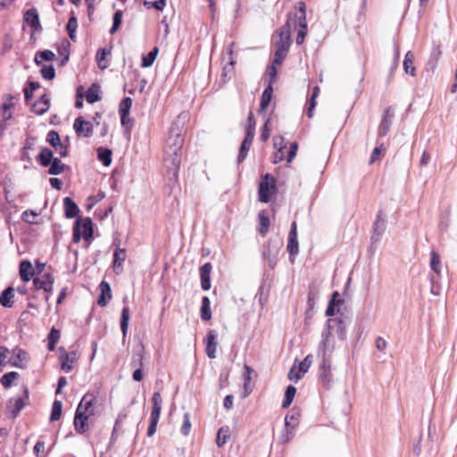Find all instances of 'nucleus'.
<instances>
[{"label":"nucleus","mask_w":457,"mask_h":457,"mask_svg":"<svg viewBox=\"0 0 457 457\" xmlns=\"http://www.w3.org/2000/svg\"><path fill=\"white\" fill-rule=\"evenodd\" d=\"M63 210L66 219H75L72 228V242L78 244L81 238L91 243L94 239V223L90 217H81L76 202L70 196L63 198Z\"/></svg>","instance_id":"obj_1"},{"label":"nucleus","mask_w":457,"mask_h":457,"mask_svg":"<svg viewBox=\"0 0 457 457\" xmlns=\"http://www.w3.org/2000/svg\"><path fill=\"white\" fill-rule=\"evenodd\" d=\"M181 155L182 154H168L163 151L165 186L170 189L169 194L173 193L176 187H179V171L180 169Z\"/></svg>","instance_id":"obj_2"},{"label":"nucleus","mask_w":457,"mask_h":457,"mask_svg":"<svg viewBox=\"0 0 457 457\" xmlns=\"http://www.w3.org/2000/svg\"><path fill=\"white\" fill-rule=\"evenodd\" d=\"M183 127L180 126L179 120H174L169 130V137L163 151L168 154H182L184 145V137L182 134Z\"/></svg>","instance_id":"obj_3"},{"label":"nucleus","mask_w":457,"mask_h":457,"mask_svg":"<svg viewBox=\"0 0 457 457\" xmlns=\"http://www.w3.org/2000/svg\"><path fill=\"white\" fill-rule=\"evenodd\" d=\"M277 192L276 178L270 173H265L258 187V200L261 203L268 204Z\"/></svg>","instance_id":"obj_4"},{"label":"nucleus","mask_w":457,"mask_h":457,"mask_svg":"<svg viewBox=\"0 0 457 457\" xmlns=\"http://www.w3.org/2000/svg\"><path fill=\"white\" fill-rule=\"evenodd\" d=\"M28 353L19 347H15L11 353L6 346L2 345V368L7 362L13 367L22 369L26 366Z\"/></svg>","instance_id":"obj_5"},{"label":"nucleus","mask_w":457,"mask_h":457,"mask_svg":"<svg viewBox=\"0 0 457 457\" xmlns=\"http://www.w3.org/2000/svg\"><path fill=\"white\" fill-rule=\"evenodd\" d=\"M29 392L27 386H23V395L11 397L6 403V416L14 420L28 404Z\"/></svg>","instance_id":"obj_6"},{"label":"nucleus","mask_w":457,"mask_h":457,"mask_svg":"<svg viewBox=\"0 0 457 457\" xmlns=\"http://www.w3.org/2000/svg\"><path fill=\"white\" fill-rule=\"evenodd\" d=\"M162 399L161 393L159 391L154 392L152 396L153 405L151 410L150 422L147 428V436L149 437L153 436L156 432L162 412Z\"/></svg>","instance_id":"obj_7"},{"label":"nucleus","mask_w":457,"mask_h":457,"mask_svg":"<svg viewBox=\"0 0 457 457\" xmlns=\"http://www.w3.org/2000/svg\"><path fill=\"white\" fill-rule=\"evenodd\" d=\"M323 328L328 332L332 336V331L336 328V334L339 341H345L347 337V323L345 321V315L344 313H340L339 316L335 318H328Z\"/></svg>","instance_id":"obj_8"},{"label":"nucleus","mask_w":457,"mask_h":457,"mask_svg":"<svg viewBox=\"0 0 457 457\" xmlns=\"http://www.w3.org/2000/svg\"><path fill=\"white\" fill-rule=\"evenodd\" d=\"M87 395H84L79 403L73 418V426L75 431L79 434H85L89 429L88 420L92 416V413H86L82 411L83 403L86 400Z\"/></svg>","instance_id":"obj_9"},{"label":"nucleus","mask_w":457,"mask_h":457,"mask_svg":"<svg viewBox=\"0 0 457 457\" xmlns=\"http://www.w3.org/2000/svg\"><path fill=\"white\" fill-rule=\"evenodd\" d=\"M321 339L318 345L317 356L320 359H332V353L335 351V340L330 332L322 328Z\"/></svg>","instance_id":"obj_10"},{"label":"nucleus","mask_w":457,"mask_h":457,"mask_svg":"<svg viewBox=\"0 0 457 457\" xmlns=\"http://www.w3.org/2000/svg\"><path fill=\"white\" fill-rule=\"evenodd\" d=\"M320 299V287L312 282L309 284L304 320H312L315 314V306Z\"/></svg>","instance_id":"obj_11"},{"label":"nucleus","mask_w":457,"mask_h":457,"mask_svg":"<svg viewBox=\"0 0 457 457\" xmlns=\"http://www.w3.org/2000/svg\"><path fill=\"white\" fill-rule=\"evenodd\" d=\"M292 14L287 15V21L278 30V39L275 41V46L283 45L285 47H290L292 45L291 32Z\"/></svg>","instance_id":"obj_12"},{"label":"nucleus","mask_w":457,"mask_h":457,"mask_svg":"<svg viewBox=\"0 0 457 457\" xmlns=\"http://www.w3.org/2000/svg\"><path fill=\"white\" fill-rule=\"evenodd\" d=\"M386 228V220L383 215V212L379 210L377 212L375 221L372 224V234L370 237V241L372 244H378L382 239V237Z\"/></svg>","instance_id":"obj_13"},{"label":"nucleus","mask_w":457,"mask_h":457,"mask_svg":"<svg viewBox=\"0 0 457 457\" xmlns=\"http://www.w3.org/2000/svg\"><path fill=\"white\" fill-rule=\"evenodd\" d=\"M345 303V300L341 298L340 294L338 291H334L330 298L328 300L326 311H325V316L328 318H335L340 315V313H343L341 312V306Z\"/></svg>","instance_id":"obj_14"},{"label":"nucleus","mask_w":457,"mask_h":457,"mask_svg":"<svg viewBox=\"0 0 457 457\" xmlns=\"http://www.w3.org/2000/svg\"><path fill=\"white\" fill-rule=\"evenodd\" d=\"M331 361L332 360L320 359V363L319 365V380L326 389H329L332 383L333 376L331 373Z\"/></svg>","instance_id":"obj_15"},{"label":"nucleus","mask_w":457,"mask_h":457,"mask_svg":"<svg viewBox=\"0 0 457 457\" xmlns=\"http://www.w3.org/2000/svg\"><path fill=\"white\" fill-rule=\"evenodd\" d=\"M23 21L30 28V39H32L34 34L42 29L37 10L35 7H31L25 11Z\"/></svg>","instance_id":"obj_16"},{"label":"nucleus","mask_w":457,"mask_h":457,"mask_svg":"<svg viewBox=\"0 0 457 457\" xmlns=\"http://www.w3.org/2000/svg\"><path fill=\"white\" fill-rule=\"evenodd\" d=\"M395 118V110L392 106L386 107L382 115L381 120L378 128V136L380 137H386L393 124Z\"/></svg>","instance_id":"obj_17"},{"label":"nucleus","mask_w":457,"mask_h":457,"mask_svg":"<svg viewBox=\"0 0 457 457\" xmlns=\"http://www.w3.org/2000/svg\"><path fill=\"white\" fill-rule=\"evenodd\" d=\"M73 129L78 137H89L93 134L94 124L83 116H79L73 122Z\"/></svg>","instance_id":"obj_18"},{"label":"nucleus","mask_w":457,"mask_h":457,"mask_svg":"<svg viewBox=\"0 0 457 457\" xmlns=\"http://www.w3.org/2000/svg\"><path fill=\"white\" fill-rule=\"evenodd\" d=\"M287 250L289 253V259L293 261V258L299 253V243L297 238V223L293 221L291 223L290 230L287 237Z\"/></svg>","instance_id":"obj_19"},{"label":"nucleus","mask_w":457,"mask_h":457,"mask_svg":"<svg viewBox=\"0 0 457 457\" xmlns=\"http://www.w3.org/2000/svg\"><path fill=\"white\" fill-rule=\"evenodd\" d=\"M287 14H292V22L295 21V27L308 28L306 20V4L304 2H297L295 11L290 12Z\"/></svg>","instance_id":"obj_20"},{"label":"nucleus","mask_w":457,"mask_h":457,"mask_svg":"<svg viewBox=\"0 0 457 457\" xmlns=\"http://www.w3.org/2000/svg\"><path fill=\"white\" fill-rule=\"evenodd\" d=\"M300 411L294 407L290 410V411L286 415L285 417V431L286 434L283 435L285 438L284 441H289L291 439V436H289L291 434V430L295 428L299 422L300 418Z\"/></svg>","instance_id":"obj_21"},{"label":"nucleus","mask_w":457,"mask_h":457,"mask_svg":"<svg viewBox=\"0 0 457 457\" xmlns=\"http://www.w3.org/2000/svg\"><path fill=\"white\" fill-rule=\"evenodd\" d=\"M59 351L61 352V354L59 356V360L61 362V370L65 373H69L71 371L73 368V363L76 361V352L72 351L71 353H67L63 346H60Z\"/></svg>","instance_id":"obj_22"},{"label":"nucleus","mask_w":457,"mask_h":457,"mask_svg":"<svg viewBox=\"0 0 457 457\" xmlns=\"http://www.w3.org/2000/svg\"><path fill=\"white\" fill-rule=\"evenodd\" d=\"M204 345H205V353L210 359L216 357L217 349V332L215 330H209L204 338Z\"/></svg>","instance_id":"obj_23"},{"label":"nucleus","mask_w":457,"mask_h":457,"mask_svg":"<svg viewBox=\"0 0 457 457\" xmlns=\"http://www.w3.org/2000/svg\"><path fill=\"white\" fill-rule=\"evenodd\" d=\"M51 106V100L48 93L43 94L38 100L35 101L31 106L30 111L37 115L45 114Z\"/></svg>","instance_id":"obj_24"},{"label":"nucleus","mask_w":457,"mask_h":457,"mask_svg":"<svg viewBox=\"0 0 457 457\" xmlns=\"http://www.w3.org/2000/svg\"><path fill=\"white\" fill-rule=\"evenodd\" d=\"M37 138L32 136H28L23 142V145L20 150V160L26 163L32 164V158L29 151L34 150Z\"/></svg>","instance_id":"obj_25"},{"label":"nucleus","mask_w":457,"mask_h":457,"mask_svg":"<svg viewBox=\"0 0 457 457\" xmlns=\"http://www.w3.org/2000/svg\"><path fill=\"white\" fill-rule=\"evenodd\" d=\"M273 245L272 241H268L267 248L262 252V258L267 259L269 262V266L273 269L277 262V254L278 253V249L282 246V242H278L274 245V249H271Z\"/></svg>","instance_id":"obj_26"},{"label":"nucleus","mask_w":457,"mask_h":457,"mask_svg":"<svg viewBox=\"0 0 457 457\" xmlns=\"http://www.w3.org/2000/svg\"><path fill=\"white\" fill-rule=\"evenodd\" d=\"M99 290L100 294L97 297V304L100 307H104L112 299V288L107 281L102 280L99 284Z\"/></svg>","instance_id":"obj_27"},{"label":"nucleus","mask_w":457,"mask_h":457,"mask_svg":"<svg viewBox=\"0 0 457 457\" xmlns=\"http://www.w3.org/2000/svg\"><path fill=\"white\" fill-rule=\"evenodd\" d=\"M212 270V265L211 262H205L203 264L200 269V281H201V287L204 291H208L211 289L212 283H211V273Z\"/></svg>","instance_id":"obj_28"},{"label":"nucleus","mask_w":457,"mask_h":457,"mask_svg":"<svg viewBox=\"0 0 457 457\" xmlns=\"http://www.w3.org/2000/svg\"><path fill=\"white\" fill-rule=\"evenodd\" d=\"M126 259V249L120 247V242L118 241L117 247L113 253L112 268L117 275H120L123 271L122 264Z\"/></svg>","instance_id":"obj_29"},{"label":"nucleus","mask_w":457,"mask_h":457,"mask_svg":"<svg viewBox=\"0 0 457 457\" xmlns=\"http://www.w3.org/2000/svg\"><path fill=\"white\" fill-rule=\"evenodd\" d=\"M54 158V151L46 146H42L39 154L36 156V161L40 166L48 168L52 164Z\"/></svg>","instance_id":"obj_30"},{"label":"nucleus","mask_w":457,"mask_h":457,"mask_svg":"<svg viewBox=\"0 0 457 457\" xmlns=\"http://www.w3.org/2000/svg\"><path fill=\"white\" fill-rule=\"evenodd\" d=\"M19 272L21 280L24 283L34 278V269L30 261L21 260L19 264Z\"/></svg>","instance_id":"obj_31"},{"label":"nucleus","mask_w":457,"mask_h":457,"mask_svg":"<svg viewBox=\"0 0 457 457\" xmlns=\"http://www.w3.org/2000/svg\"><path fill=\"white\" fill-rule=\"evenodd\" d=\"M86 100L88 104H93L102 99L101 87L98 83H92L85 93Z\"/></svg>","instance_id":"obj_32"},{"label":"nucleus","mask_w":457,"mask_h":457,"mask_svg":"<svg viewBox=\"0 0 457 457\" xmlns=\"http://www.w3.org/2000/svg\"><path fill=\"white\" fill-rule=\"evenodd\" d=\"M273 92H274L273 87L265 86V88L262 91L261 99H260V107H259L260 113L264 112L270 106V104L272 101Z\"/></svg>","instance_id":"obj_33"},{"label":"nucleus","mask_w":457,"mask_h":457,"mask_svg":"<svg viewBox=\"0 0 457 457\" xmlns=\"http://www.w3.org/2000/svg\"><path fill=\"white\" fill-rule=\"evenodd\" d=\"M270 291V285L266 281H262L260 285L258 291L255 295V299L258 300V303L262 309L264 308L265 304L268 302V297Z\"/></svg>","instance_id":"obj_34"},{"label":"nucleus","mask_w":457,"mask_h":457,"mask_svg":"<svg viewBox=\"0 0 457 457\" xmlns=\"http://www.w3.org/2000/svg\"><path fill=\"white\" fill-rule=\"evenodd\" d=\"M119 115L121 127L123 128V136L129 138L134 127L135 119L130 117V113H119Z\"/></svg>","instance_id":"obj_35"},{"label":"nucleus","mask_w":457,"mask_h":457,"mask_svg":"<svg viewBox=\"0 0 457 457\" xmlns=\"http://www.w3.org/2000/svg\"><path fill=\"white\" fill-rule=\"evenodd\" d=\"M69 170H71L69 165L63 163L61 158L54 156L52 164L48 166L47 172L50 175L57 176Z\"/></svg>","instance_id":"obj_36"},{"label":"nucleus","mask_w":457,"mask_h":457,"mask_svg":"<svg viewBox=\"0 0 457 457\" xmlns=\"http://www.w3.org/2000/svg\"><path fill=\"white\" fill-rule=\"evenodd\" d=\"M97 160L102 162L104 167L111 165L112 162V149L104 146H99L96 148Z\"/></svg>","instance_id":"obj_37"},{"label":"nucleus","mask_w":457,"mask_h":457,"mask_svg":"<svg viewBox=\"0 0 457 457\" xmlns=\"http://www.w3.org/2000/svg\"><path fill=\"white\" fill-rule=\"evenodd\" d=\"M130 320V311L129 306H123L120 318V327L122 333L123 339L127 337L129 331V325Z\"/></svg>","instance_id":"obj_38"},{"label":"nucleus","mask_w":457,"mask_h":457,"mask_svg":"<svg viewBox=\"0 0 457 457\" xmlns=\"http://www.w3.org/2000/svg\"><path fill=\"white\" fill-rule=\"evenodd\" d=\"M253 139L249 137H244L243 141L240 144L238 149V154L237 157V162L238 164L242 163L247 157L250 147L253 144Z\"/></svg>","instance_id":"obj_39"},{"label":"nucleus","mask_w":457,"mask_h":457,"mask_svg":"<svg viewBox=\"0 0 457 457\" xmlns=\"http://www.w3.org/2000/svg\"><path fill=\"white\" fill-rule=\"evenodd\" d=\"M61 331L55 327H52L47 335V345L46 348L49 352H53L56 348V345L60 340Z\"/></svg>","instance_id":"obj_40"},{"label":"nucleus","mask_w":457,"mask_h":457,"mask_svg":"<svg viewBox=\"0 0 457 457\" xmlns=\"http://www.w3.org/2000/svg\"><path fill=\"white\" fill-rule=\"evenodd\" d=\"M414 62V55L411 51H408L403 59V68L406 74H409L412 77L416 76V67L413 64Z\"/></svg>","instance_id":"obj_41"},{"label":"nucleus","mask_w":457,"mask_h":457,"mask_svg":"<svg viewBox=\"0 0 457 457\" xmlns=\"http://www.w3.org/2000/svg\"><path fill=\"white\" fill-rule=\"evenodd\" d=\"M144 345H140V349L132 353L130 367L133 369H144Z\"/></svg>","instance_id":"obj_42"},{"label":"nucleus","mask_w":457,"mask_h":457,"mask_svg":"<svg viewBox=\"0 0 457 457\" xmlns=\"http://www.w3.org/2000/svg\"><path fill=\"white\" fill-rule=\"evenodd\" d=\"M200 317L204 321H208L212 319L211 300L206 295L203 296L201 300Z\"/></svg>","instance_id":"obj_43"},{"label":"nucleus","mask_w":457,"mask_h":457,"mask_svg":"<svg viewBox=\"0 0 457 457\" xmlns=\"http://www.w3.org/2000/svg\"><path fill=\"white\" fill-rule=\"evenodd\" d=\"M256 120L252 111L249 112L245 124V137L249 138H254L255 136Z\"/></svg>","instance_id":"obj_44"},{"label":"nucleus","mask_w":457,"mask_h":457,"mask_svg":"<svg viewBox=\"0 0 457 457\" xmlns=\"http://www.w3.org/2000/svg\"><path fill=\"white\" fill-rule=\"evenodd\" d=\"M55 58V54L52 50L45 49L37 51L34 56L36 65H40L43 62H52Z\"/></svg>","instance_id":"obj_45"},{"label":"nucleus","mask_w":457,"mask_h":457,"mask_svg":"<svg viewBox=\"0 0 457 457\" xmlns=\"http://www.w3.org/2000/svg\"><path fill=\"white\" fill-rule=\"evenodd\" d=\"M441 54H442V51H441L440 46H435L432 48L430 54H429V58L427 62V64H426L427 69H430V70L434 71L437 66V63L441 57Z\"/></svg>","instance_id":"obj_46"},{"label":"nucleus","mask_w":457,"mask_h":457,"mask_svg":"<svg viewBox=\"0 0 457 457\" xmlns=\"http://www.w3.org/2000/svg\"><path fill=\"white\" fill-rule=\"evenodd\" d=\"M14 287H7L2 290V307L12 308L13 306Z\"/></svg>","instance_id":"obj_47"},{"label":"nucleus","mask_w":457,"mask_h":457,"mask_svg":"<svg viewBox=\"0 0 457 457\" xmlns=\"http://www.w3.org/2000/svg\"><path fill=\"white\" fill-rule=\"evenodd\" d=\"M70 43L69 41H65L62 43V46L58 47L57 52L61 56V59L58 62V65L62 67L67 64L70 60Z\"/></svg>","instance_id":"obj_48"},{"label":"nucleus","mask_w":457,"mask_h":457,"mask_svg":"<svg viewBox=\"0 0 457 457\" xmlns=\"http://www.w3.org/2000/svg\"><path fill=\"white\" fill-rule=\"evenodd\" d=\"M295 394H296V387L294 386L293 385H288L286 387V390L284 393V397H283L282 403H281V407L283 409L288 408L292 404V403L295 399Z\"/></svg>","instance_id":"obj_49"},{"label":"nucleus","mask_w":457,"mask_h":457,"mask_svg":"<svg viewBox=\"0 0 457 457\" xmlns=\"http://www.w3.org/2000/svg\"><path fill=\"white\" fill-rule=\"evenodd\" d=\"M258 220L260 224L258 231L261 235L265 236L268 233L270 225V220L264 210L258 213Z\"/></svg>","instance_id":"obj_50"},{"label":"nucleus","mask_w":457,"mask_h":457,"mask_svg":"<svg viewBox=\"0 0 457 457\" xmlns=\"http://www.w3.org/2000/svg\"><path fill=\"white\" fill-rule=\"evenodd\" d=\"M111 54V50L101 47L96 51V61L97 62L98 68L100 70H104L108 67V63L106 62V57Z\"/></svg>","instance_id":"obj_51"},{"label":"nucleus","mask_w":457,"mask_h":457,"mask_svg":"<svg viewBox=\"0 0 457 457\" xmlns=\"http://www.w3.org/2000/svg\"><path fill=\"white\" fill-rule=\"evenodd\" d=\"M159 53V48L154 46L151 51L147 53V54L142 55L141 58V67L142 68H149L151 67Z\"/></svg>","instance_id":"obj_52"},{"label":"nucleus","mask_w":457,"mask_h":457,"mask_svg":"<svg viewBox=\"0 0 457 457\" xmlns=\"http://www.w3.org/2000/svg\"><path fill=\"white\" fill-rule=\"evenodd\" d=\"M6 101L2 104V123L5 120H8L12 118V115L5 117L6 112L14 106V103L12 102L13 96L10 94L5 95ZM4 127L2 124V132L4 130Z\"/></svg>","instance_id":"obj_53"},{"label":"nucleus","mask_w":457,"mask_h":457,"mask_svg":"<svg viewBox=\"0 0 457 457\" xmlns=\"http://www.w3.org/2000/svg\"><path fill=\"white\" fill-rule=\"evenodd\" d=\"M20 374L17 371H9L2 375V386L5 389L11 388L14 381L18 380Z\"/></svg>","instance_id":"obj_54"},{"label":"nucleus","mask_w":457,"mask_h":457,"mask_svg":"<svg viewBox=\"0 0 457 457\" xmlns=\"http://www.w3.org/2000/svg\"><path fill=\"white\" fill-rule=\"evenodd\" d=\"M62 413V403L60 400H54L50 412L49 421L54 422L61 419Z\"/></svg>","instance_id":"obj_55"},{"label":"nucleus","mask_w":457,"mask_h":457,"mask_svg":"<svg viewBox=\"0 0 457 457\" xmlns=\"http://www.w3.org/2000/svg\"><path fill=\"white\" fill-rule=\"evenodd\" d=\"M233 46H234V43H231L227 47V54L230 56V58H229L228 63L226 66H224L222 69L221 77H222L223 82H226L228 79H227L228 72L233 70V67L236 63V62L232 58Z\"/></svg>","instance_id":"obj_56"},{"label":"nucleus","mask_w":457,"mask_h":457,"mask_svg":"<svg viewBox=\"0 0 457 457\" xmlns=\"http://www.w3.org/2000/svg\"><path fill=\"white\" fill-rule=\"evenodd\" d=\"M283 142H284V137L282 136H278L273 138L274 147H276L278 144L280 145L273 156V163H275V164L280 162L284 159L283 145H282Z\"/></svg>","instance_id":"obj_57"},{"label":"nucleus","mask_w":457,"mask_h":457,"mask_svg":"<svg viewBox=\"0 0 457 457\" xmlns=\"http://www.w3.org/2000/svg\"><path fill=\"white\" fill-rule=\"evenodd\" d=\"M441 274H430V293L434 295H439L441 294L442 287L440 284Z\"/></svg>","instance_id":"obj_58"},{"label":"nucleus","mask_w":457,"mask_h":457,"mask_svg":"<svg viewBox=\"0 0 457 457\" xmlns=\"http://www.w3.org/2000/svg\"><path fill=\"white\" fill-rule=\"evenodd\" d=\"M430 269L433 270V274H441V258L440 254L432 250L430 252V262H429Z\"/></svg>","instance_id":"obj_59"},{"label":"nucleus","mask_w":457,"mask_h":457,"mask_svg":"<svg viewBox=\"0 0 457 457\" xmlns=\"http://www.w3.org/2000/svg\"><path fill=\"white\" fill-rule=\"evenodd\" d=\"M230 436V429L228 426L221 427L217 432L216 445L218 447H222Z\"/></svg>","instance_id":"obj_60"},{"label":"nucleus","mask_w":457,"mask_h":457,"mask_svg":"<svg viewBox=\"0 0 457 457\" xmlns=\"http://www.w3.org/2000/svg\"><path fill=\"white\" fill-rule=\"evenodd\" d=\"M276 50L274 52L273 60L275 64H282L285 58L287 56L288 51L290 47H285L283 45L280 46H275Z\"/></svg>","instance_id":"obj_61"},{"label":"nucleus","mask_w":457,"mask_h":457,"mask_svg":"<svg viewBox=\"0 0 457 457\" xmlns=\"http://www.w3.org/2000/svg\"><path fill=\"white\" fill-rule=\"evenodd\" d=\"M46 142L54 149L58 150V145H61L62 140L58 131L50 130L46 137Z\"/></svg>","instance_id":"obj_62"},{"label":"nucleus","mask_w":457,"mask_h":457,"mask_svg":"<svg viewBox=\"0 0 457 457\" xmlns=\"http://www.w3.org/2000/svg\"><path fill=\"white\" fill-rule=\"evenodd\" d=\"M40 74L46 80H53L56 76L55 69L53 64L43 65L40 69Z\"/></svg>","instance_id":"obj_63"},{"label":"nucleus","mask_w":457,"mask_h":457,"mask_svg":"<svg viewBox=\"0 0 457 457\" xmlns=\"http://www.w3.org/2000/svg\"><path fill=\"white\" fill-rule=\"evenodd\" d=\"M280 64H275L274 62H272V63L268 66V79L266 81V86L267 87H273L275 81H276V79H277V76H278V66H279Z\"/></svg>","instance_id":"obj_64"}]
</instances>
